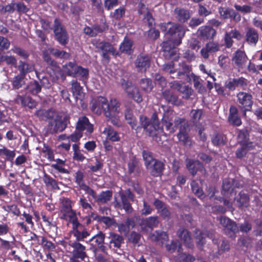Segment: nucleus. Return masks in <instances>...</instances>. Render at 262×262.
<instances>
[{"label":"nucleus","mask_w":262,"mask_h":262,"mask_svg":"<svg viewBox=\"0 0 262 262\" xmlns=\"http://www.w3.org/2000/svg\"><path fill=\"white\" fill-rule=\"evenodd\" d=\"M219 221L220 224L224 227L225 233L231 238H235L236 233L239 231L236 223L226 216H221Z\"/></svg>","instance_id":"nucleus-9"},{"label":"nucleus","mask_w":262,"mask_h":262,"mask_svg":"<svg viewBox=\"0 0 262 262\" xmlns=\"http://www.w3.org/2000/svg\"><path fill=\"white\" fill-rule=\"evenodd\" d=\"M177 234L181 242L186 248H193L194 244L190 231L184 227H181L178 230Z\"/></svg>","instance_id":"nucleus-12"},{"label":"nucleus","mask_w":262,"mask_h":262,"mask_svg":"<svg viewBox=\"0 0 262 262\" xmlns=\"http://www.w3.org/2000/svg\"><path fill=\"white\" fill-rule=\"evenodd\" d=\"M174 89L183 94L186 98H189L193 93V89L188 85H182L181 84L174 82L172 85Z\"/></svg>","instance_id":"nucleus-30"},{"label":"nucleus","mask_w":262,"mask_h":262,"mask_svg":"<svg viewBox=\"0 0 262 262\" xmlns=\"http://www.w3.org/2000/svg\"><path fill=\"white\" fill-rule=\"evenodd\" d=\"M245 37L248 44L255 45L258 41L259 35L255 29L248 27L246 29Z\"/></svg>","instance_id":"nucleus-24"},{"label":"nucleus","mask_w":262,"mask_h":262,"mask_svg":"<svg viewBox=\"0 0 262 262\" xmlns=\"http://www.w3.org/2000/svg\"><path fill=\"white\" fill-rule=\"evenodd\" d=\"M41 245L44 249L53 251L55 248V245L51 241H48L45 236L41 237Z\"/></svg>","instance_id":"nucleus-58"},{"label":"nucleus","mask_w":262,"mask_h":262,"mask_svg":"<svg viewBox=\"0 0 262 262\" xmlns=\"http://www.w3.org/2000/svg\"><path fill=\"white\" fill-rule=\"evenodd\" d=\"M43 58L47 63L48 73L50 74L53 81H56L61 75V71L57 62L52 59L47 51H43Z\"/></svg>","instance_id":"nucleus-8"},{"label":"nucleus","mask_w":262,"mask_h":262,"mask_svg":"<svg viewBox=\"0 0 262 262\" xmlns=\"http://www.w3.org/2000/svg\"><path fill=\"white\" fill-rule=\"evenodd\" d=\"M249 201L248 195L241 191L239 193L237 198V202L239 203L240 207L247 206Z\"/></svg>","instance_id":"nucleus-49"},{"label":"nucleus","mask_w":262,"mask_h":262,"mask_svg":"<svg viewBox=\"0 0 262 262\" xmlns=\"http://www.w3.org/2000/svg\"><path fill=\"white\" fill-rule=\"evenodd\" d=\"M113 196V191L111 190L102 191L98 195L97 201L98 203H106L111 201Z\"/></svg>","instance_id":"nucleus-38"},{"label":"nucleus","mask_w":262,"mask_h":262,"mask_svg":"<svg viewBox=\"0 0 262 262\" xmlns=\"http://www.w3.org/2000/svg\"><path fill=\"white\" fill-rule=\"evenodd\" d=\"M59 210L60 219L71 222L77 219L76 213L72 209V202L67 198L62 197L60 199Z\"/></svg>","instance_id":"nucleus-6"},{"label":"nucleus","mask_w":262,"mask_h":262,"mask_svg":"<svg viewBox=\"0 0 262 262\" xmlns=\"http://www.w3.org/2000/svg\"><path fill=\"white\" fill-rule=\"evenodd\" d=\"M3 209L8 212H11L15 215L19 216L20 214L19 208L16 205L13 204L11 205L4 206Z\"/></svg>","instance_id":"nucleus-56"},{"label":"nucleus","mask_w":262,"mask_h":262,"mask_svg":"<svg viewBox=\"0 0 262 262\" xmlns=\"http://www.w3.org/2000/svg\"><path fill=\"white\" fill-rule=\"evenodd\" d=\"M0 62H5L9 66L17 67L16 59L13 56L2 55L0 56Z\"/></svg>","instance_id":"nucleus-44"},{"label":"nucleus","mask_w":262,"mask_h":262,"mask_svg":"<svg viewBox=\"0 0 262 262\" xmlns=\"http://www.w3.org/2000/svg\"><path fill=\"white\" fill-rule=\"evenodd\" d=\"M69 117L64 116L63 118L58 117L48 122L46 128V133L54 134L64 130L67 126L68 122L69 121Z\"/></svg>","instance_id":"nucleus-7"},{"label":"nucleus","mask_w":262,"mask_h":262,"mask_svg":"<svg viewBox=\"0 0 262 262\" xmlns=\"http://www.w3.org/2000/svg\"><path fill=\"white\" fill-rule=\"evenodd\" d=\"M49 50L55 57L63 59H67L69 57V54L64 51H60L53 48H50Z\"/></svg>","instance_id":"nucleus-51"},{"label":"nucleus","mask_w":262,"mask_h":262,"mask_svg":"<svg viewBox=\"0 0 262 262\" xmlns=\"http://www.w3.org/2000/svg\"><path fill=\"white\" fill-rule=\"evenodd\" d=\"M159 223V222L157 216H150L142 221V225L144 226L145 228L151 229L158 227Z\"/></svg>","instance_id":"nucleus-37"},{"label":"nucleus","mask_w":262,"mask_h":262,"mask_svg":"<svg viewBox=\"0 0 262 262\" xmlns=\"http://www.w3.org/2000/svg\"><path fill=\"white\" fill-rule=\"evenodd\" d=\"M93 45L98 51L102 52L103 57L106 59L107 62H108L110 59L108 54H112L113 55H118V53L116 52L113 46L108 42L96 40L93 42Z\"/></svg>","instance_id":"nucleus-11"},{"label":"nucleus","mask_w":262,"mask_h":262,"mask_svg":"<svg viewBox=\"0 0 262 262\" xmlns=\"http://www.w3.org/2000/svg\"><path fill=\"white\" fill-rule=\"evenodd\" d=\"M119 196H120L121 203L118 201L117 199L115 198V200L114 202L115 207L116 208H122L127 213H131L133 211V208L129 202V200L126 199L123 192H119Z\"/></svg>","instance_id":"nucleus-19"},{"label":"nucleus","mask_w":262,"mask_h":262,"mask_svg":"<svg viewBox=\"0 0 262 262\" xmlns=\"http://www.w3.org/2000/svg\"><path fill=\"white\" fill-rule=\"evenodd\" d=\"M76 128L79 133H75L70 135L68 139L73 142H77L82 137V117H79L77 122Z\"/></svg>","instance_id":"nucleus-41"},{"label":"nucleus","mask_w":262,"mask_h":262,"mask_svg":"<svg viewBox=\"0 0 262 262\" xmlns=\"http://www.w3.org/2000/svg\"><path fill=\"white\" fill-rule=\"evenodd\" d=\"M43 181L47 187H51L53 190H59L58 182L47 173L43 177Z\"/></svg>","instance_id":"nucleus-35"},{"label":"nucleus","mask_w":262,"mask_h":262,"mask_svg":"<svg viewBox=\"0 0 262 262\" xmlns=\"http://www.w3.org/2000/svg\"><path fill=\"white\" fill-rule=\"evenodd\" d=\"M36 115L43 119L44 118L47 119H51L54 117V112L51 110H38L36 112Z\"/></svg>","instance_id":"nucleus-54"},{"label":"nucleus","mask_w":262,"mask_h":262,"mask_svg":"<svg viewBox=\"0 0 262 262\" xmlns=\"http://www.w3.org/2000/svg\"><path fill=\"white\" fill-rule=\"evenodd\" d=\"M233 191L232 184L229 180H224L222 184V193L225 195L231 193Z\"/></svg>","instance_id":"nucleus-52"},{"label":"nucleus","mask_w":262,"mask_h":262,"mask_svg":"<svg viewBox=\"0 0 262 262\" xmlns=\"http://www.w3.org/2000/svg\"><path fill=\"white\" fill-rule=\"evenodd\" d=\"M4 155L6 157V159L8 161H12L13 160L15 156L14 151L10 150L5 147L0 149V156Z\"/></svg>","instance_id":"nucleus-50"},{"label":"nucleus","mask_w":262,"mask_h":262,"mask_svg":"<svg viewBox=\"0 0 262 262\" xmlns=\"http://www.w3.org/2000/svg\"><path fill=\"white\" fill-rule=\"evenodd\" d=\"M135 63L138 71L145 72L150 66V58L147 54H140L137 56Z\"/></svg>","instance_id":"nucleus-18"},{"label":"nucleus","mask_w":262,"mask_h":262,"mask_svg":"<svg viewBox=\"0 0 262 262\" xmlns=\"http://www.w3.org/2000/svg\"><path fill=\"white\" fill-rule=\"evenodd\" d=\"M190 186L192 191L196 196L199 198H201L203 195L204 193L203 190L196 181L192 180L190 183Z\"/></svg>","instance_id":"nucleus-47"},{"label":"nucleus","mask_w":262,"mask_h":262,"mask_svg":"<svg viewBox=\"0 0 262 262\" xmlns=\"http://www.w3.org/2000/svg\"><path fill=\"white\" fill-rule=\"evenodd\" d=\"M178 247V252H179L181 249V246L179 244L178 246V242L176 241H172L169 244H167L166 245L167 250L171 253L174 252Z\"/></svg>","instance_id":"nucleus-60"},{"label":"nucleus","mask_w":262,"mask_h":262,"mask_svg":"<svg viewBox=\"0 0 262 262\" xmlns=\"http://www.w3.org/2000/svg\"><path fill=\"white\" fill-rule=\"evenodd\" d=\"M104 241V235L103 233L97 234L96 236H93L91 237L90 242V249L93 252H95L97 250V247L99 248L104 247L103 243ZM88 246L89 245V243L86 242Z\"/></svg>","instance_id":"nucleus-21"},{"label":"nucleus","mask_w":262,"mask_h":262,"mask_svg":"<svg viewBox=\"0 0 262 262\" xmlns=\"http://www.w3.org/2000/svg\"><path fill=\"white\" fill-rule=\"evenodd\" d=\"M110 247L114 250L121 247L122 244L124 243V238L122 236L115 233L111 232L110 237Z\"/></svg>","instance_id":"nucleus-25"},{"label":"nucleus","mask_w":262,"mask_h":262,"mask_svg":"<svg viewBox=\"0 0 262 262\" xmlns=\"http://www.w3.org/2000/svg\"><path fill=\"white\" fill-rule=\"evenodd\" d=\"M84 130H86L85 134L88 135L91 134L94 130L93 124L89 122V119L85 116H83V132Z\"/></svg>","instance_id":"nucleus-55"},{"label":"nucleus","mask_w":262,"mask_h":262,"mask_svg":"<svg viewBox=\"0 0 262 262\" xmlns=\"http://www.w3.org/2000/svg\"><path fill=\"white\" fill-rule=\"evenodd\" d=\"M103 132L106 134L107 139L112 142L119 141L120 139L119 135L118 132L115 130L111 126L105 127Z\"/></svg>","instance_id":"nucleus-36"},{"label":"nucleus","mask_w":262,"mask_h":262,"mask_svg":"<svg viewBox=\"0 0 262 262\" xmlns=\"http://www.w3.org/2000/svg\"><path fill=\"white\" fill-rule=\"evenodd\" d=\"M25 76L18 74L15 76L12 81L13 87L16 89H18L25 84Z\"/></svg>","instance_id":"nucleus-42"},{"label":"nucleus","mask_w":262,"mask_h":262,"mask_svg":"<svg viewBox=\"0 0 262 262\" xmlns=\"http://www.w3.org/2000/svg\"><path fill=\"white\" fill-rule=\"evenodd\" d=\"M216 30L210 26H204L199 28L197 31V36L201 40L212 39L215 36Z\"/></svg>","instance_id":"nucleus-17"},{"label":"nucleus","mask_w":262,"mask_h":262,"mask_svg":"<svg viewBox=\"0 0 262 262\" xmlns=\"http://www.w3.org/2000/svg\"><path fill=\"white\" fill-rule=\"evenodd\" d=\"M54 32L60 43L64 45L67 43L68 41L67 32L57 19H55L54 20Z\"/></svg>","instance_id":"nucleus-16"},{"label":"nucleus","mask_w":262,"mask_h":262,"mask_svg":"<svg viewBox=\"0 0 262 262\" xmlns=\"http://www.w3.org/2000/svg\"><path fill=\"white\" fill-rule=\"evenodd\" d=\"M142 154L145 166L150 174L154 177H161L165 169V163L155 158L151 151L143 150Z\"/></svg>","instance_id":"nucleus-2"},{"label":"nucleus","mask_w":262,"mask_h":262,"mask_svg":"<svg viewBox=\"0 0 262 262\" xmlns=\"http://www.w3.org/2000/svg\"><path fill=\"white\" fill-rule=\"evenodd\" d=\"M160 29L165 35L170 36L169 40L174 42L176 45H179L181 43L182 39L185 33L182 26L171 21L161 24Z\"/></svg>","instance_id":"nucleus-3"},{"label":"nucleus","mask_w":262,"mask_h":262,"mask_svg":"<svg viewBox=\"0 0 262 262\" xmlns=\"http://www.w3.org/2000/svg\"><path fill=\"white\" fill-rule=\"evenodd\" d=\"M186 166L189 172L193 176H195L199 171L204 169L203 164L199 161H194L190 159L186 160Z\"/></svg>","instance_id":"nucleus-20"},{"label":"nucleus","mask_w":262,"mask_h":262,"mask_svg":"<svg viewBox=\"0 0 262 262\" xmlns=\"http://www.w3.org/2000/svg\"><path fill=\"white\" fill-rule=\"evenodd\" d=\"M239 106L245 112L249 111L252 108L253 102L252 99H238Z\"/></svg>","instance_id":"nucleus-43"},{"label":"nucleus","mask_w":262,"mask_h":262,"mask_svg":"<svg viewBox=\"0 0 262 262\" xmlns=\"http://www.w3.org/2000/svg\"><path fill=\"white\" fill-rule=\"evenodd\" d=\"M139 83L142 90L146 93L151 92L154 87L152 80L149 78H142Z\"/></svg>","instance_id":"nucleus-40"},{"label":"nucleus","mask_w":262,"mask_h":262,"mask_svg":"<svg viewBox=\"0 0 262 262\" xmlns=\"http://www.w3.org/2000/svg\"><path fill=\"white\" fill-rule=\"evenodd\" d=\"M141 237V235L140 233L133 231L129 234L128 239L130 243L136 245L139 242Z\"/></svg>","instance_id":"nucleus-57"},{"label":"nucleus","mask_w":262,"mask_h":262,"mask_svg":"<svg viewBox=\"0 0 262 262\" xmlns=\"http://www.w3.org/2000/svg\"><path fill=\"white\" fill-rule=\"evenodd\" d=\"M97 100L98 99H92L91 102L92 111L97 114H100L103 110L106 116H109L112 112H117L120 106L118 99H110V102L107 99H104L101 104Z\"/></svg>","instance_id":"nucleus-4"},{"label":"nucleus","mask_w":262,"mask_h":262,"mask_svg":"<svg viewBox=\"0 0 262 262\" xmlns=\"http://www.w3.org/2000/svg\"><path fill=\"white\" fill-rule=\"evenodd\" d=\"M151 238L153 241L163 244L168 239V235L166 232L158 230L152 234Z\"/></svg>","instance_id":"nucleus-34"},{"label":"nucleus","mask_w":262,"mask_h":262,"mask_svg":"<svg viewBox=\"0 0 262 262\" xmlns=\"http://www.w3.org/2000/svg\"><path fill=\"white\" fill-rule=\"evenodd\" d=\"M220 47L217 43L210 41L207 43L205 47L201 50V55L203 58L207 59L209 57V53H214L219 50Z\"/></svg>","instance_id":"nucleus-23"},{"label":"nucleus","mask_w":262,"mask_h":262,"mask_svg":"<svg viewBox=\"0 0 262 262\" xmlns=\"http://www.w3.org/2000/svg\"><path fill=\"white\" fill-rule=\"evenodd\" d=\"M228 120L233 125L239 126L242 124V120L238 115V110L234 106H231Z\"/></svg>","instance_id":"nucleus-22"},{"label":"nucleus","mask_w":262,"mask_h":262,"mask_svg":"<svg viewBox=\"0 0 262 262\" xmlns=\"http://www.w3.org/2000/svg\"><path fill=\"white\" fill-rule=\"evenodd\" d=\"M249 144L248 143H244L242 145L241 147L237 148L236 151V157L237 158L241 159L242 158L245 157L248 150L250 149L249 148Z\"/></svg>","instance_id":"nucleus-45"},{"label":"nucleus","mask_w":262,"mask_h":262,"mask_svg":"<svg viewBox=\"0 0 262 262\" xmlns=\"http://www.w3.org/2000/svg\"><path fill=\"white\" fill-rule=\"evenodd\" d=\"M72 91L75 98H78V97L80 96L81 93V88L80 83L76 81L73 82Z\"/></svg>","instance_id":"nucleus-63"},{"label":"nucleus","mask_w":262,"mask_h":262,"mask_svg":"<svg viewBox=\"0 0 262 262\" xmlns=\"http://www.w3.org/2000/svg\"><path fill=\"white\" fill-rule=\"evenodd\" d=\"M247 58L245 52L237 50L233 54L232 61L238 67L241 68L246 62Z\"/></svg>","instance_id":"nucleus-28"},{"label":"nucleus","mask_w":262,"mask_h":262,"mask_svg":"<svg viewBox=\"0 0 262 262\" xmlns=\"http://www.w3.org/2000/svg\"><path fill=\"white\" fill-rule=\"evenodd\" d=\"M175 127H179V132L177 134L179 141L185 146H191L192 141L189 136V125L184 118L177 117L174 120Z\"/></svg>","instance_id":"nucleus-5"},{"label":"nucleus","mask_w":262,"mask_h":262,"mask_svg":"<svg viewBox=\"0 0 262 262\" xmlns=\"http://www.w3.org/2000/svg\"><path fill=\"white\" fill-rule=\"evenodd\" d=\"M125 9L123 7L116 9L111 13V17L117 20H120L125 15Z\"/></svg>","instance_id":"nucleus-48"},{"label":"nucleus","mask_w":262,"mask_h":262,"mask_svg":"<svg viewBox=\"0 0 262 262\" xmlns=\"http://www.w3.org/2000/svg\"><path fill=\"white\" fill-rule=\"evenodd\" d=\"M191 71L190 67L187 64L186 62H180L178 68L176 69V78L179 79L185 78L187 82H190L191 81Z\"/></svg>","instance_id":"nucleus-13"},{"label":"nucleus","mask_w":262,"mask_h":262,"mask_svg":"<svg viewBox=\"0 0 262 262\" xmlns=\"http://www.w3.org/2000/svg\"><path fill=\"white\" fill-rule=\"evenodd\" d=\"M153 119L152 122L150 123L149 126L144 129L145 133L150 137H152L153 139L156 141L160 140V133L163 131V128L160 126V123L157 119V115L154 113L152 115Z\"/></svg>","instance_id":"nucleus-10"},{"label":"nucleus","mask_w":262,"mask_h":262,"mask_svg":"<svg viewBox=\"0 0 262 262\" xmlns=\"http://www.w3.org/2000/svg\"><path fill=\"white\" fill-rule=\"evenodd\" d=\"M192 121L194 123L199 122L203 115V111L201 110H192L191 112Z\"/></svg>","instance_id":"nucleus-62"},{"label":"nucleus","mask_w":262,"mask_h":262,"mask_svg":"<svg viewBox=\"0 0 262 262\" xmlns=\"http://www.w3.org/2000/svg\"><path fill=\"white\" fill-rule=\"evenodd\" d=\"M73 225V230L71 233L76 238L75 241H69V246L73 248L71 252L72 256L70 258V262H81L82 261V244L79 242L82 240V232L78 230L80 223L78 219L71 222Z\"/></svg>","instance_id":"nucleus-1"},{"label":"nucleus","mask_w":262,"mask_h":262,"mask_svg":"<svg viewBox=\"0 0 262 262\" xmlns=\"http://www.w3.org/2000/svg\"><path fill=\"white\" fill-rule=\"evenodd\" d=\"M121 84L129 97L132 98H141L138 88L134 85L132 82L127 81L124 79H121Z\"/></svg>","instance_id":"nucleus-14"},{"label":"nucleus","mask_w":262,"mask_h":262,"mask_svg":"<svg viewBox=\"0 0 262 262\" xmlns=\"http://www.w3.org/2000/svg\"><path fill=\"white\" fill-rule=\"evenodd\" d=\"M128 171L129 174L134 173L135 176H138L141 173V167L139 161L136 158H132L128 163Z\"/></svg>","instance_id":"nucleus-29"},{"label":"nucleus","mask_w":262,"mask_h":262,"mask_svg":"<svg viewBox=\"0 0 262 262\" xmlns=\"http://www.w3.org/2000/svg\"><path fill=\"white\" fill-rule=\"evenodd\" d=\"M120 51L121 53L130 55L134 52L133 41L127 37H125L123 42L119 47Z\"/></svg>","instance_id":"nucleus-27"},{"label":"nucleus","mask_w":262,"mask_h":262,"mask_svg":"<svg viewBox=\"0 0 262 262\" xmlns=\"http://www.w3.org/2000/svg\"><path fill=\"white\" fill-rule=\"evenodd\" d=\"M17 69L19 72V74L26 76L27 73L33 72L35 70L34 64L27 62L23 60H19Z\"/></svg>","instance_id":"nucleus-26"},{"label":"nucleus","mask_w":262,"mask_h":262,"mask_svg":"<svg viewBox=\"0 0 262 262\" xmlns=\"http://www.w3.org/2000/svg\"><path fill=\"white\" fill-rule=\"evenodd\" d=\"M211 142L215 146H223L226 144L225 138L223 134L216 133L211 137Z\"/></svg>","instance_id":"nucleus-39"},{"label":"nucleus","mask_w":262,"mask_h":262,"mask_svg":"<svg viewBox=\"0 0 262 262\" xmlns=\"http://www.w3.org/2000/svg\"><path fill=\"white\" fill-rule=\"evenodd\" d=\"M174 13L177 19L181 23H185L190 17V14L188 10L176 8L174 10Z\"/></svg>","instance_id":"nucleus-32"},{"label":"nucleus","mask_w":262,"mask_h":262,"mask_svg":"<svg viewBox=\"0 0 262 262\" xmlns=\"http://www.w3.org/2000/svg\"><path fill=\"white\" fill-rule=\"evenodd\" d=\"M180 260L183 262H193L195 258V257L189 253H182L179 256Z\"/></svg>","instance_id":"nucleus-64"},{"label":"nucleus","mask_w":262,"mask_h":262,"mask_svg":"<svg viewBox=\"0 0 262 262\" xmlns=\"http://www.w3.org/2000/svg\"><path fill=\"white\" fill-rule=\"evenodd\" d=\"M174 42L170 40L164 41L163 42V55L167 59H176L177 56V49L176 48Z\"/></svg>","instance_id":"nucleus-15"},{"label":"nucleus","mask_w":262,"mask_h":262,"mask_svg":"<svg viewBox=\"0 0 262 262\" xmlns=\"http://www.w3.org/2000/svg\"><path fill=\"white\" fill-rule=\"evenodd\" d=\"M124 115L127 123L133 129H135L137 125V121L134 115L133 111L129 107L126 108L124 111Z\"/></svg>","instance_id":"nucleus-33"},{"label":"nucleus","mask_w":262,"mask_h":262,"mask_svg":"<svg viewBox=\"0 0 262 262\" xmlns=\"http://www.w3.org/2000/svg\"><path fill=\"white\" fill-rule=\"evenodd\" d=\"M41 90V87L38 83L35 81L31 83L28 87V91L33 95H35Z\"/></svg>","instance_id":"nucleus-61"},{"label":"nucleus","mask_w":262,"mask_h":262,"mask_svg":"<svg viewBox=\"0 0 262 262\" xmlns=\"http://www.w3.org/2000/svg\"><path fill=\"white\" fill-rule=\"evenodd\" d=\"M42 151L45 154V157L50 161H55L53 150L48 145L44 144Z\"/></svg>","instance_id":"nucleus-46"},{"label":"nucleus","mask_w":262,"mask_h":262,"mask_svg":"<svg viewBox=\"0 0 262 262\" xmlns=\"http://www.w3.org/2000/svg\"><path fill=\"white\" fill-rule=\"evenodd\" d=\"M195 238L196 241V244L198 248L202 250L204 245L206 244L205 233L199 229H196L194 231Z\"/></svg>","instance_id":"nucleus-31"},{"label":"nucleus","mask_w":262,"mask_h":262,"mask_svg":"<svg viewBox=\"0 0 262 262\" xmlns=\"http://www.w3.org/2000/svg\"><path fill=\"white\" fill-rule=\"evenodd\" d=\"M155 82L156 84L160 85L162 88H164L167 84L165 78L158 73H156L154 76Z\"/></svg>","instance_id":"nucleus-59"},{"label":"nucleus","mask_w":262,"mask_h":262,"mask_svg":"<svg viewBox=\"0 0 262 262\" xmlns=\"http://www.w3.org/2000/svg\"><path fill=\"white\" fill-rule=\"evenodd\" d=\"M162 122L163 125L165 127L166 129L170 133H173L176 132L177 128H179V127H175L174 123V125H173V123L170 121L168 120V117L167 118H163Z\"/></svg>","instance_id":"nucleus-53"}]
</instances>
